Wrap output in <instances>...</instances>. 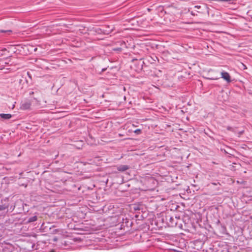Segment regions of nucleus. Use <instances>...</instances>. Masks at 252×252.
Returning a JSON list of instances; mask_svg holds the SVG:
<instances>
[{"label":"nucleus","instance_id":"obj_4","mask_svg":"<svg viewBox=\"0 0 252 252\" xmlns=\"http://www.w3.org/2000/svg\"><path fill=\"white\" fill-rule=\"evenodd\" d=\"M0 117L3 119H9L11 118L12 116L10 114H0Z\"/></svg>","mask_w":252,"mask_h":252},{"label":"nucleus","instance_id":"obj_15","mask_svg":"<svg viewBox=\"0 0 252 252\" xmlns=\"http://www.w3.org/2000/svg\"><path fill=\"white\" fill-rule=\"evenodd\" d=\"M242 64L244 66V69H247V67H246V66L245 64H244L243 63H242Z\"/></svg>","mask_w":252,"mask_h":252},{"label":"nucleus","instance_id":"obj_11","mask_svg":"<svg viewBox=\"0 0 252 252\" xmlns=\"http://www.w3.org/2000/svg\"><path fill=\"white\" fill-rule=\"evenodd\" d=\"M114 50L120 51H121V48H115V49H114Z\"/></svg>","mask_w":252,"mask_h":252},{"label":"nucleus","instance_id":"obj_19","mask_svg":"<svg viewBox=\"0 0 252 252\" xmlns=\"http://www.w3.org/2000/svg\"><path fill=\"white\" fill-rule=\"evenodd\" d=\"M36 50H37V48H35V49H34V51H35Z\"/></svg>","mask_w":252,"mask_h":252},{"label":"nucleus","instance_id":"obj_13","mask_svg":"<svg viewBox=\"0 0 252 252\" xmlns=\"http://www.w3.org/2000/svg\"><path fill=\"white\" fill-rule=\"evenodd\" d=\"M27 75H28L29 78H30L31 79L32 78L31 75L30 74V73L29 72H27Z\"/></svg>","mask_w":252,"mask_h":252},{"label":"nucleus","instance_id":"obj_6","mask_svg":"<svg viewBox=\"0 0 252 252\" xmlns=\"http://www.w3.org/2000/svg\"><path fill=\"white\" fill-rule=\"evenodd\" d=\"M202 13L208 16L209 15V8L208 7L206 6L204 9V12H202Z\"/></svg>","mask_w":252,"mask_h":252},{"label":"nucleus","instance_id":"obj_7","mask_svg":"<svg viewBox=\"0 0 252 252\" xmlns=\"http://www.w3.org/2000/svg\"><path fill=\"white\" fill-rule=\"evenodd\" d=\"M4 63H6L3 60L0 61V69H2L3 68Z\"/></svg>","mask_w":252,"mask_h":252},{"label":"nucleus","instance_id":"obj_18","mask_svg":"<svg viewBox=\"0 0 252 252\" xmlns=\"http://www.w3.org/2000/svg\"><path fill=\"white\" fill-rule=\"evenodd\" d=\"M191 14H192V15H195L194 14H193V13H191Z\"/></svg>","mask_w":252,"mask_h":252},{"label":"nucleus","instance_id":"obj_8","mask_svg":"<svg viewBox=\"0 0 252 252\" xmlns=\"http://www.w3.org/2000/svg\"><path fill=\"white\" fill-rule=\"evenodd\" d=\"M7 208H8V206H6L5 205H0V211L4 210L6 209H7Z\"/></svg>","mask_w":252,"mask_h":252},{"label":"nucleus","instance_id":"obj_1","mask_svg":"<svg viewBox=\"0 0 252 252\" xmlns=\"http://www.w3.org/2000/svg\"><path fill=\"white\" fill-rule=\"evenodd\" d=\"M221 78H223L227 83H230L231 82V76L228 72L225 71L221 72Z\"/></svg>","mask_w":252,"mask_h":252},{"label":"nucleus","instance_id":"obj_3","mask_svg":"<svg viewBox=\"0 0 252 252\" xmlns=\"http://www.w3.org/2000/svg\"><path fill=\"white\" fill-rule=\"evenodd\" d=\"M128 169V167L127 165H120L117 167V169L120 171H125Z\"/></svg>","mask_w":252,"mask_h":252},{"label":"nucleus","instance_id":"obj_17","mask_svg":"<svg viewBox=\"0 0 252 252\" xmlns=\"http://www.w3.org/2000/svg\"><path fill=\"white\" fill-rule=\"evenodd\" d=\"M123 44H125V42L124 41H123V42H122V43L121 44V45H122Z\"/></svg>","mask_w":252,"mask_h":252},{"label":"nucleus","instance_id":"obj_2","mask_svg":"<svg viewBox=\"0 0 252 252\" xmlns=\"http://www.w3.org/2000/svg\"><path fill=\"white\" fill-rule=\"evenodd\" d=\"M32 103L30 101H25L22 103L20 109L22 110H29L31 108Z\"/></svg>","mask_w":252,"mask_h":252},{"label":"nucleus","instance_id":"obj_14","mask_svg":"<svg viewBox=\"0 0 252 252\" xmlns=\"http://www.w3.org/2000/svg\"><path fill=\"white\" fill-rule=\"evenodd\" d=\"M2 51L3 52H4V53H5V52H9V51H7V50H6V49H4L2 50Z\"/></svg>","mask_w":252,"mask_h":252},{"label":"nucleus","instance_id":"obj_20","mask_svg":"<svg viewBox=\"0 0 252 252\" xmlns=\"http://www.w3.org/2000/svg\"><path fill=\"white\" fill-rule=\"evenodd\" d=\"M54 252V251H52V252Z\"/></svg>","mask_w":252,"mask_h":252},{"label":"nucleus","instance_id":"obj_5","mask_svg":"<svg viewBox=\"0 0 252 252\" xmlns=\"http://www.w3.org/2000/svg\"><path fill=\"white\" fill-rule=\"evenodd\" d=\"M37 217H36V216H33V217H32L30 218L29 219V220H28V222H33V221H36V220H37Z\"/></svg>","mask_w":252,"mask_h":252},{"label":"nucleus","instance_id":"obj_9","mask_svg":"<svg viewBox=\"0 0 252 252\" xmlns=\"http://www.w3.org/2000/svg\"><path fill=\"white\" fill-rule=\"evenodd\" d=\"M141 132V130L140 129H137L134 131V133L136 134H139Z\"/></svg>","mask_w":252,"mask_h":252},{"label":"nucleus","instance_id":"obj_16","mask_svg":"<svg viewBox=\"0 0 252 252\" xmlns=\"http://www.w3.org/2000/svg\"><path fill=\"white\" fill-rule=\"evenodd\" d=\"M195 8H197V9H199V8H200V6H198V5L195 6Z\"/></svg>","mask_w":252,"mask_h":252},{"label":"nucleus","instance_id":"obj_12","mask_svg":"<svg viewBox=\"0 0 252 252\" xmlns=\"http://www.w3.org/2000/svg\"><path fill=\"white\" fill-rule=\"evenodd\" d=\"M237 182L238 184H244V183H245V182H244V181H242V182H239V181H237Z\"/></svg>","mask_w":252,"mask_h":252},{"label":"nucleus","instance_id":"obj_10","mask_svg":"<svg viewBox=\"0 0 252 252\" xmlns=\"http://www.w3.org/2000/svg\"><path fill=\"white\" fill-rule=\"evenodd\" d=\"M1 32H11V31L10 30H7V31H0Z\"/></svg>","mask_w":252,"mask_h":252}]
</instances>
